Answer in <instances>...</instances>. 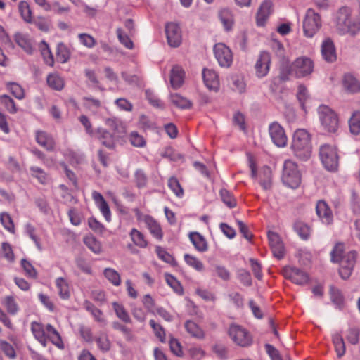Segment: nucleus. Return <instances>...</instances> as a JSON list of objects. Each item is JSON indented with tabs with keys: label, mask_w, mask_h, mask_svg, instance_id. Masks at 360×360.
Instances as JSON below:
<instances>
[{
	"label": "nucleus",
	"mask_w": 360,
	"mask_h": 360,
	"mask_svg": "<svg viewBox=\"0 0 360 360\" xmlns=\"http://www.w3.org/2000/svg\"><path fill=\"white\" fill-rule=\"evenodd\" d=\"M169 343L170 350L174 354L177 356H183L181 345L177 339L172 338Z\"/></svg>",
	"instance_id": "obj_61"
},
{
	"label": "nucleus",
	"mask_w": 360,
	"mask_h": 360,
	"mask_svg": "<svg viewBox=\"0 0 360 360\" xmlns=\"http://www.w3.org/2000/svg\"><path fill=\"white\" fill-rule=\"evenodd\" d=\"M282 181L283 184L292 188H296L300 186L301 183V174L295 162L290 160L285 161Z\"/></svg>",
	"instance_id": "obj_4"
},
{
	"label": "nucleus",
	"mask_w": 360,
	"mask_h": 360,
	"mask_svg": "<svg viewBox=\"0 0 360 360\" xmlns=\"http://www.w3.org/2000/svg\"><path fill=\"white\" fill-rule=\"evenodd\" d=\"M310 140V135L305 129H300L294 133L291 147L295 155L301 160H307L311 156Z\"/></svg>",
	"instance_id": "obj_2"
},
{
	"label": "nucleus",
	"mask_w": 360,
	"mask_h": 360,
	"mask_svg": "<svg viewBox=\"0 0 360 360\" xmlns=\"http://www.w3.org/2000/svg\"><path fill=\"white\" fill-rule=\"evenodd\" d=\"M32 175L37 178L39 181L43 184L46 183L47 175L46 174L38 167H32L30 168Z\"/></svg>",
	"instance_id": "obj_62"
},
{
	"label": "nucleus",
	"mask_w": 360,
	"mask_h": 360,
	"mask_svg": "<svg viewBox=\"0 0 360 360\" xmlns=\"http://www.w3.org/2000/svg\"><path fill=\"white\" fill-rule=\"evenodd\" d=\"M271 63L270 54L266 51H262L256 61L255 68L258 77H263L267 75Z\"/></svg>",
	"instance_id": "obj_15"
},
{
	"label": "nucleus",
	"mask_w": 360,
	"mask_h": 360,
	"mask_svg": "<svg viewBox=\"0 0 360 360\" xmlns=\"http://www.w3.org/2000/svg\"><path fill=\"white\" fill-rule=\"evenodd\" d=\"M321 20L319 13L309 8L303 20V30L305 36L312 37L321 27Z\"/></svg>",
	"instance_id": "obj_7"
},
{
	"label": "nucleus",
	"mask_w": 360,
	"mask_h": 360,
	"mask_svg": "<svg viewBox=\"0 0 360 360\" xmlns=\"http://www.w3.org/2000/svg\"><path fill=\"white\" fill-rule=\"evenodd\" d=\"M343 250V245L338 243L332 250L330 255L332 262L340 263L339 274L341 278L347 279L352 272L356 261V252L350 251L347 255H342Z\"/></svg>",
	"instance_id": "obj_1"
},
{
	"label": "nucleus",
	"mask_w": 360,
	"mask_h": 360,
	"mask_svg": "<svg viewBox=\"0 0 360 360\" xmlns=\"http://www.w3.org/2000/svg\"><path fill=\"white\" fill-rule=\"evenodd\" d=\"M333 342L338 357L341 358L345 353V344L342 337L338 333L334 334L333 335Z\"/></svg>",
	"instance_id": "obj_34"
},
{
	"label": "nucleus",
	"mask_w": 360,
	"mask_h": 360,
	"mask_svg": "<svg viewBox=\"0 0 360 360\" xmlns=\"http://www.w3.org/2000/svg\"><path fill=\"white\" fill-rule=\"evenodd\" d=\"M112 328L115 330L121 331L124 335L127 341L132 342L135 340V336L134 335L131 329L127 327L126 326L120 323L118 321H115L112 323Z\"/></svg>",
	"instance_id": "obj_38"
},
{
	"label": "nucleus",
	"mask_w": 360,
	"mask_h": 360,
	"mask_svg": "<svg viewBox=\"0 0 360 360\" xmlns=\"http://www.w3.org/2000/svg\"><path fill=\"white\" fill-rule=\"evenodd\" d=\"M271 170L269 167L265 166L262 169L259 184L264 190L271 188Z\"/></svg>",
	"instance_id": "obj_27"
},
{
	"label": "nucleus",
	"mask_w": 360,
	"mask_h": 360,
	"mask_svg": "<svg viewBox=\"0 0 360 360\" xmlns=\"http://www.w3.org/2000/svg\"><path fill=\"white\" fill-rule=\"evenodd\" d=\"M319 156L322 164L328 171H335L338 167V155L335 147L324 144L320 147Z\"/></svg>",
	"instance_id": "obj_6"
},
{
	"label": "nucleus",
	"mask_w": 360,
	"mask_h": 360,
	"mask_svg": "<svg viewBox=\"0 0 360 360\" xmlns=\"http://www.w3.org/2000/svg\"><path fill=\"white\" fill-rule=\"evenodd\" d=\"M105 277L114 285L119 286L121 284V278L119 273L113 269L106 268L103 271Z\"/></svg>",
	"instance_id": "obj_42"
},
{
	"label": "nucleus",
	"mask_w": 360,
	"mask_h": 360,
	"mask_svg": "<svg viewBox=\"0 0 360 360\" xmlns=\"http://www.w3.org/2000/svg\"><path fill=\"white\" fill-rule=\"evenodd\" d=\"M189 238L194 247L200 252H205L207 250V243L205 238L198 232H192L189 234Z\"/></svg>",
	"instance_id": "obj_25"
},
{
	"label": "nucleus",
	"mask_w": 360,
	"mask_h": 360,
	"mask_svg": "<svg viewBox=\"0 0 360 360\" xmlns=\"http://www.w3.org/2000/svg\"><path fill=\"white\" fill-rule=\"evenodd\" d=\"M57 58L62 63H66L70 57L68 47L63 43H59L57 46Z\"/></svg>",
	"instance_id": "obj_44"
},
{
	"label": "nucleus",
	"mask_w": 360,
	"mask_h": 360,
	"mask_svg": "<svg viewBox=\"0 0 360 360\" xmlns=\"http://www.w3.org/2000/svg\"><path fill=\"white\" fill-rule=\"evenodd\" d=\"M214 53L219 65L223 68H229L233 62L231 49L223 43H218L214 46Z\"/></svg>",
	"instance_id": "obj_10"
},
{
	"label": "nucleus",
	"mask_w": 360,
	"mask_h": 360,
	"mask_svg": "<svg viewBox=\"0 0 360 360\" xmlns=\"http://www.w3.org/2000/svg\"><path fill=\"white\" fill-rule=\"evenodd\" d=\"M49 87L53 89L60 91L64 86L63 79L56 74H50L46 79Z\"/></svg>",
	"instance_id": "obj_31"
},
{
	"label": "nucleus",
	"mask_w": 360,
	"mask_h": 360,
	"mask_svg": "<svg viewBox=\"0 0 360 360\" xmlns=\"http://www.w3.org/2000/svg\"><path fill=\"white\" fill-rule=\"evenodd\" d=\"M112 306L117 316L120 320L126 323H131V319L122 304H118L117 302H113Z\"/></svg>",
	"instance_id": "obj_35"
},
{
	"label": "nucleus",
	"mask_w": 360,
	"mask_h": 360,
	"mask_svg": "<svg viewBox=\"0 0 360 360\" xmlns=\"http://www.w3.org/2000/svg\"><path fill=\"white\" fill-rule=\"evenodd\" d=\"M229 334L233 341L240 347H248L252 344V340L249 332L238 325H231Z\"/></svg>",
	"instance_id": "obj_8"
},
{
	"label": "nucleus",
	"mask_w": 360,
	"mask_h": 360,
	"mask_svg": "<svg viewBox=\"0 0 360 360\" xmlns=\"http://www.w3.org/2000/svg\"><path fill=\"white\" fill-rule=\"evenodd\" d=\"M25 231L30 238L34 241L37 248L39 250H42L41 245L39 241V238L35 234L36 229L31 224H27L25 225Z\"/></svg>",
	"instance_id": "obj_56"
},
{
	"label": "nucleus",
	"mask_w": 360,
	"mask_h": 360,
	"mask_svg": "<svg viewBox=\"0 0 360 360\" xmlns=\"http://www.w3.org/2000/svg\"><path fill=\"white\" fill-rule=\"evenodd\" d=\"M144 222L150 233L158 239L162 238V231L160 224L151 216L146 215L144 217Z\"/></svg>",
	"instance_id": "obj_23"
},
{
	"label": "nucleus",
	"mask_w": 360,
	"mask_h": 360,
	"mask_svg": "<svg viewBox=\"0 0 360 360\" xmlns=\"http://www.w3.org/2000/svg\"><path fill=\"white\" fill-rule=\"evenodd\" d=\"M0 348L9 359H14L16 358V352L14 347L6 341L0 340Z\"/></svg>",
	"instance_id": "obj_52"
},
{
	"label": "nucleus",
	"mask_w": 360,
	"mask_h": 360,
	"mask_svg": "<svg viewBox=\"0 0 360 360\" xmlns=\"http://www.w3.org/2000/svg\"><path fill=\"white\" fill-rule=\"evenodd\" d=\"M344 88L349 93L355 94L360 92V82L352 74H345L342 79Z\"/></svg>",
	"instance_id": "obj_21"
},
{
	"label": "nucleus",
	"mask_w": 360,
	"mask_h": 360,
	"mask_svg": "<svg viewBox=\"0 0 360 360\" xmlns=\"http://www.w3.org/2000/svg\"><path fill=\"white\" fill-rule=\"evenodd\" d=\"M337 26L344 32L355 34L360 30V22L353 20L351 18V10L348 7H342L337 14Z\"/></svg>",
	"instance_id": "obj_3"
},
{
	"label": "nucleus",
	"mask_w": 360,
	"mask_h": 360,
	"mask_svg": "<svg viewBox=\"0 0 360 360\" xmlns=\"http://www.w3.org/2000/svg\"><path fill=\"white\" fill-rule=\"evenodd\" d=\"M219 17L225 29L228 31L230 30L233 23V18L231 11L229 9H222L219 13Z\"/></svg>",
	"instance_id": "obj_33"
},
{
	"label": "nucleus",
	"mask_w": 360,
	"mask_h": 360,
	"mask_svg": "<svg viewBox=\"0 0 360 360\" xmlns=\"http://www.w3.org/2000/svg\"><path fill=\"white\" fill-rule=\"evenodd\" d=\"M314 62L308 57L297 58L292 63V70L296 77H307L314 71Z\"/></svg>",
	"instance_id": "obj_9"
},
{
	"label": "nucleus",
	"mask_w": 360,
	"mask_h": 360,
	"mask_svg": "<svg viewBox=\"0 0 360 360\" xmlns=\"http://www.w3.org/2000/svg\"><path fill=\"white\" fill-rule=\"evenodd\" d=\"M83 305L85 309L92 314L97 322L103 323L105 322V319L103 317V312L101 310L95 307L91 302L85 300Z\"/></svg>",
	"instance_id": "obj_30"
},
{
	"label": "nucleus",
	"mask_w": 360,
	"mask_h": 360,
	"mask_svg": "<svg viewBox=\"0 0 360 360\" xmlns=\"http://www.w3.org/2000/svg\"><path fill=\"white\" fill-rule=\"evenodd\" d=\"M167 283L174 290L178 295L184 294V288L180 282L172 275L166 273L165 274Z\"/></svg>",
	"instance_id": "obj_36"
},
{
	"label": "nucleus",
	"mask_w": 360,
	"mask_h": 360,
	"mask_svg": "<svg viewBox=\"0 0 360 360\" xmlns=\"http://www.w3.org/2000/svg\"><path fill=\"white\" fill-rule=\"evenodd\" d=\"M37 142L47 150H53L55 147L54 140L44 131H37L36 134Z\"/></svg>",
	"instance_id": "obj_24"
},
{
	"label": "nucleus",
	"mask_w": 360,
	"mask_h": 360,
	"mask_svg": "<svg viewBox=\"0 0 360 360\" xmlns=\"http://www.w3.org/2000/svg\"><path fill=\"white\" fill-rule=\"evenodd\" d=\"M330 295L332 302L341 309L344 305V296L340 290L334 285L330 286Z\"/></svg>",
	"instance_id": "obj_29"
},
{
	"label": "nucleus",
	"mask_w": 360,
	"mask_h": 360,
	"mask_svg": "<svg viewBox=\"0 0 360 360\" xmlns=\"http://www.w3.org/2000/svg\"><path fill=\"white\" fill-rule=\"evenodd\" d=\"M130 236L134 243L140 247L146 248L148 245L143 234L136 229H132L130 232Z\"/></svg>",
	"instance_id": "obj_40"
},
{
	"label": "nucleus",
	"mask_w": 360,
	"mask_h": 360,
	"mask_svg": "<svg viewBox=\"0 0 360 360\" xmlns=\"http://www.w3.org/2000/svg\"><path fill=\"white\" fill-rule=\"evenodd\" d=\"M350 132L354 135L360 133V112H355L349 121Z\"/></svg>",
	"instance_id": "obj_41"
},
{
	"label": "nucleus",
	"mask_w": 360,
	"mask_h": 360,
	"mask_svg": "<svg viewBox=\"0 0 360 360\" xmlns=\"http://www.w3.org/2000/svg\"><path fill=\"white\" fill-rule=\"evenodd\" d=\"M185 328L188 333L198 338L204 337L203 330L193 321H187L185 323Z\"/></svg>",
	"instance_id": "obj_39"
},
{
	"label": "nucleus",
	"mask_w": 360,
	"mask_h": 360,
	"mask_svg": "<svg viewBox=\"0 0 360 360\" xmlns=\"http://www.w3.org/2000/svg\"><path fill=\"white\" fill-rule=\"evenodd\" d=\"M165 32L169 45L172 47H178L181 43V33L179 25L174 22L167 23L165 26Z\"/></svg>",
	"instance_id": "obj_12"
},
{
	"label": "nucleus",
	"mask_w": 360,
	"mask_h": 360,
	"mask_svg": "<svg viewBox=\"0 0 360 360\" xmlns=\"http://www.w3.org/2000/svg\"><path fill=\"white\" fill-rule=\"evenodd\" d=\"M18 9L22 19L27 22H31L32 11L27 2L20 1L18 5Z\"/></svg>",
	"instance_id": "obj_45"
},
{
	"label": "nucleus",
	"mask_w": 360,
	"mask_h": 360,
	"mask_svg": "<svg viewBox=\"0 0 360 360\" xmlns=\"http://www.w3.org/2000/svg\"><path fill=\"white\" fill-rule=\"evenodd\" d=\"M184 71L179 66L172 68L170 74V83L174 89H179L184 83Z\"/></svg>",
	"instance_id": "obj_22"
},
{
	"label": "nucleus",
	"mask_w": 360,
	"mask_h": 360,
	"mask_svg": "<svg viewBox=\"0 0 360 360\" xmlns=\"http://www.w3.org/2000/svg\"><path fill=\"white\" fill-rule=\"evenodd\" d=\"M4 304L9 314L13 315L18 312V307L13 296H6L4 298Z\"/></svg>",
	"instance_id": "obj_54"
},
{
	"label": "nucleus",
	"mask_w": 360,
	"mask_h": 360,
	"mask_svg": "<svg viewBox=\"0 0 360 360\" xmlns=\"http://www.w3.org/2000/svg\"><path fill=\"white\" fill-rule=\"evenodd\" d=\"M96 136L101 143L107 148L112 150L115 148V134L99 127L96 131Z\"/></svg>",
	"instance_id": "obj_16"
},
{
	"label": "nucleus",
	"mask_w": 360,
	"mask_h": 360,
	"mask_svg": "<svg viewBox=\"0 0 360 360\" xmlns=\"http://www.w3.org/2000/svg\"><path fill=\"white\" fill-rule=\"evenodd\" d=\"M220 195L222 201L229 207L233 208L236 206V201L231 193L226 189L220 191Z\"/></svg>",
	"instance_id": "obj_53"
},
{
	"label": "nucleus",
	"mask_w": 360,
	"mask_h": 360,
	"mask_svg": "<svg viewBox=\"0 0 360 360\" xmlns=\"http://www.w3.org/2000/svg\"><path fill=\"white\" fill-rule=\"evenodd\" d=\"M130 142L135 147H143L146 145V141L142 136L136 131H132L130 134Z\"/></svg>",
	"instance_id": "obj_60"
},
{
	"label": "nucleus",
	"mask_w": 360,
	"mask_h": 360,
	"mask_svg": "<svg viewBox=\"0 0 360 360\" xmlns=\"http://www.w3.org/2000/svg\"><path fill=\"white\" fill-rule=\"evenodd\" d=\"M202 78L205 86L209 89L217 90L219 88V80L214 70L204 68L202 70Z\"/></svg>",
	"instance_id": "obj_19"
},
{
	"label": "nucleus",
	"mask_w": 360,
	"mask_h": 360,
	"mask_svg": "<svg viewBox=\"0 0 360 360\" xmlns=\"http://www.w3.org/2000/svg\"><path fill=\"white\" fill-rule=\"evenodd\" d=\"M168 186L176 194L180 197L183 195L184 191L181 188L178 179L175 177H171L168 180Z\"/></svg>",
	"instance_id": "obj_58"
},
{
	"label": "nucleus",
	"mask_w": 360,
	"mask_h": 360,
	"mask_svg": "<svg viewBox=\"0 0 360 360\" xmlns=\"http://www.w3.org/2000/svg\"><path fill=\"white\" fill-rule=\"evenodd\" d=\"M269 131L274 143L278 147H284L287 144L288 138L284 129L276 122L271 123Z\"/></svg>",
	"instance_id": "obj_11"
},
{
	"label": "nucleus",
	"mask_w": 360,
	"mask_h": 360,
	"mask_svg": "<svg viewBox=\"0 0 360 360\" xmlns=\"http://www.w3.org/2000/svg\"><path fill=\"white\" fill-rule=\"evenodd\" d=\"M316 212L323 224H330L333 221L332 211L324 200H319L316 206Z\"/></svg>",
	"instance_id": "obj_17"
},
{
	"label": "nucleus",
	"mask_w": 360,
	"mask_h": 360,
	"mask_svg": "<svg viewBox=\"0 0 360 360\" xmlns=\"http://www.w3.org/2000/svg\"><path fill=\"white\" fill-rule=\"evenodd\" d=\"M56 284L58 289L60 297L64 300L68 299L70 297V291L67 281L60 277L56 279Z\"/></svg>",
	"instance_id": "obj_37"
},
{
	"label": "nucleus",
	"mask_w": 360,
	"mask_h": 360,
	"mask_svg": "<svg viewBox=\"0 0 360 360\" xmlns=\"http://www.w3.org/2000/svg\"><path fill=\"white\" fill-rule=\"evenodd\" d=\"M185 262L188 265L193 267L198 271H201L204 269V265L201 261L194 256L189 254H185L184 255Z\"/></svg>",
	"instance_id": "obj_47"
},
{
	"label": "nucleus",
	"mask_w": 360,
	"mask_h": 360,
	"mask_svg": "<svg viewBox=\"0 0 360 360\" xmlns=\"http://www.w3.org/2000/svg\"><path fill=\"white\" fill-rule=\"evenodd\" d=\"M0 221L4 227L11 233L15 232V226L11 215L7 212L0 214Z\"/></svg>",
	"instance_id": "obj_49"
},
{
	"label": "nucleus",
	"mask_w": 360,
	"mask_h": 360,
	"mask_svg": "<svg viewBox=\"0 0 360 360\" xmlns=\"http://www.w3.org/2000/svg\"><path fill=\"white\" fill-rule=\"evenodd\" d=\"M84 243L94 253H99L101 250L100 243L93 236L85 237Z\"/></svg>",
	"instance_id": "obj_51"
},
{
	"label": "nucleus",
	"mask_w": 360,
	"mask_h": 360,
	"mask_svg": "<svg viewBox=\"0 0 360 360\" xmlns=\"http://www.w3.org/2000/svg\"><path fill=\"white\" fill-rule=\"evenodd\" d=\"M268 239L273 255L278 259H281L285 255V250L283 241L278 233L269 231Z\"/></svg>",
	"instance_id": "obj_13"
},
{
	"label": "nucleus",
	"mask_w": 360,
	"mask_h": 360,
	"mask_svg": "<svg viewBox=\"0 0 360 360\" xmlns=\"http://www.w3.org/2000/svg\"><path fill=\"white\" fill-rule=\"evenodd\" d=\"M46 329L48 336L51 340V342L53 344L58 345V342L61 341L58 332L51 324H47Z\"/></svg>",
	"instance_id": "obj_59"
},
{
	"label": "nucleus",
	"mask_w": 360,
	"mask_h": 360,
	"mask_svg": "<svg viewBox=\"0 0 360 360\" xmlns=\"http://www.w3.org/2000/svg\"><path fill=\"white\" fill-rule=\"evenodd\" d=\"M157 253L158 257L167 263L171 264L172 266H176L177 262L174 258L160 247L157 248Z\"/></svg>",
	"instance_id": "obj_57"
},
{
	"label": "nucleus",
	"mask_w": 360,
	"mask_h": 360,
	"mask_svg": "<svg viewBox=\"0 0 360 360\" xmlns=\"http://www.w3.org/2000/svg\"><path fill=\"white\" fill-rule=\"evenodd\" d=\"M266 351L271 360H283L278 350L273 345L266 343L264 345Z\"/></svg>",
	"instance_id": "obj_64"
},
{
	"label": "nucleus",
	"mask_w": 360,
	"mask_h": 360,
	"mask_svg": "<svg viewBox=\"0 0 360 360\" xmlns=\"http://www.w3.org/2000/svg\"><path fill=\"white\" fill-rule=\"evenodd\" d=\"M170 100L173 105L181 109H190L193 105L191 101L178 94H172Z\"/></svg>",
	"instance_id": "obj_26"
},
{
	"label": "nucleus",
	"mask_w": 360,
	"mask_h": 360,
	"mask_svg": "<svg viewBox=\"0 0 360 360\" xmlns=\"http://www.w3.org/2000/svg\"><path fill=\"white\" fill-rule=\"evenodd\" d=\"M21 266L25 272V274L32 278H37V271L32 264L25 259L21 260Z\"/></svg>",
	"instance_id": "obj_50"
},
{
	"label": "nucleus",
	"mask_w": 360,
	"mask_h": 360,
	"mask_svg": "<svg viewBox=\"0 0 360 360\" xmlns=\"http://www.w3.org/2000/svg\"><path fill=\"white\" fill-rule=\"evenodd\" d=\"M294 229L302 239H309L310 236V227L307 224L297 221L294 224Z\"/></svg>",
	"instance_id": "obj_32"
},
{
	"label": "nucleus",
	"mask_w": 360,
	"mask_h": 360,
	"mask_svg": "<svg viewBox=\"0 0 360 360\" xmlns=\"http://www.w3.org/2000/svg\"><path fill=\"white\" fill-rule=\"evenodd\" d=\"M318 110L321 124L324 129L328 132H335L339 125L336 112L325 105H320Z\"/></svg>",
	"instance_id": "obj_5"
},
{
	"label": "nucleus",
	"mask_w": 360,
	"mask_h": 360,
	"mask_svg": "<svg viewBox=\"0 0 360 360\" xmlns=\"http://www.w3.org/2000/svg\"><path fill=\"white\" fill-rule=\"evenodd\" d=\"M272 3L269 0H265L259 6L257 13L256 20L258 26H263L269 15L271 13Z\"/></svg>",
	"instance_id": "obj_20"
},
{
	"label": "nucleus",
	"mask_w": 360,
	"mask_h": 360,
	"mask_svg": "<svg viewBox=\"0 0 360 360\" xmlns=\"http://www.w3.org/2000/svg\"><path fill=\"white\" fill-rule=\"evenodd\" d=\"M15 41L17 44L27 53L31 54L32 53L33 48L31 41L26 35L21 33H16L15 34Z\"/></svg>",
	"instance_id": "obj_28"
},
{
	"label": "nucleus",
	"mask_w": 360,
	"mask_h": 360,
	"mask_svg": "<svg viewBox=\"0 0 360 360\" xmlns=\"http://www.w3.org/2000/svg\"><path fill=\"white\" fill-rule=\"evenodd\" d=\"M41 53L43 56L44 60L45 63L50 66H53L54 65V60H53V56L52 53L51 52V50L49 47V45L43 41L41 42Z\"/></svg>",
	"instance_id": "obj_46"
},
{
	"label": "nucleus",
	"mask_w": 360,
	"mask_h": 360,
	"mask_svg": "<svg viewBox=\"0 0 360 360\" xmlns=\"http://www.w3.org/2000/svg\"><path fill=\"white\" fill-rule=\"evenodd\" d=\"M321 54L323 59L328 63H333L336 60L337 56L335 48L330 39L324 40L321 45Z\"/></svg>",
	"instance_id": "obj_18"
},
{
	"label": "nucleus",
	"mask_w": 360,
	"mask_h": 360,
	"mask_svg": "<svg viewBox=\"0 0 360 360\" xmlns=\"http://www.w3.org/2000/svg\"><path fill=\"white\" fill-rule=\"evenodd\" d=\"M0 103L3 105L6 110L11 114H15L18 111V108L15 101L8 95H1L0 96Z\"/></svg>",
	"instance_id": "obj_43"
},
{
	"label": "nucleus",
	"mask_w": 360,
	"mask_h": 360,
	"mask_svg": "<svg viewBox=\"0 0 360 360\" xmlns=\"http://www.w3.org/2000/svg\"><path fill=\"white\" fill-rule=\"evenodd\" d=\"M283 276L298 285H304L309 280V276L305 272L295 267H285L283 269Z\"/></svg>",
	"instance_id": "obj_14"
},
{
	"label": "nucleus",
	"mask_w": 360,
	"mask_h": 360,
	"mask_svg": "<svg viewBox=\"0 0 360 360\" xmlns=\"http://www.w3.org/2000/svg\"><path fill=\"white\" fill-rule=\"evenodd\" d=\"M116 32L118 39L121 44L129 49H133L134 44L132 41L127 34H124L123 30L121 28H117Z\"/></svg>",
	"instance_id": "obj_55"
},
{
	"label": "nucleus",
	"mask_w": 360,
	"mask_h": 360,
	"mask_svg": "<svg viewBox=\"0 0 360 360\" xmlns=\"http://www.w3.org/2000/svg\"><path fill=\"white\" fill-rule=\"evenodd\" d=\"M1 248L4 257L9 262H13L14 254L11 245L7 242H4L1 245Z\"/></svg>",
	"instance_id": "obj_63"
},
{
	"label": "nucleus",
	"mask_w": 360,
	"mask_h": 360,
	"mask_svg": "<svg viewBox=\"0 0 360 360\" xmlns=\"http://www.w3.org/2000/svg\"><path fill=\"white\" fill-rule=\"evenodd\" d=\"M150 326L153 330V332L155 335V336L159 338L160 341L162 342H165L166 340V334L165 329L163 327L160 325L159 323H157L154 320L151 319L149 322Z\"/></svg>",
	"instance_id": "obj_48"
}]
</instances>
